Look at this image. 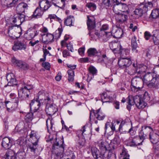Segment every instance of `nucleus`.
Listing matches in <instances>:
<instances>
[{
	"label": "nucleus",
	"instance_id": "a211bd4d",
	"mask_svg": "<svg viewBox=\"0 0 159 159\" xmlns=\"http://www.w3.org/2000/svg\"><path fill=\"white\" fill-rule=\"evenodd\" d=\"M12 144V141L10 138L5 137L2 139V145L4 148L8 149L11 147Z\"/></svg>",
	"mask_w": 159,
	"mask_h": 159
},
{
	"label": "nucleus",
	"instance_id": "ddd939ff",
	"mask_svg": "<svg viewBox=\"0 0 159 159\" xmlns=\"http://www.w3.org/2000/svg\"><path fill=\"white\" fill-rule=\"evenodd\" d=\"M19 100L18 98H15L14 102H11L8 101H6L5 103L7 108V110L8 111H11L14 110L17 106Z\"/></svg>",
	"mask_w": 159,
	"mask_h": 159
},
{
	"label": "nucleus",
	"instance_id": "8fccbe9b",
	"mask_svg": "<svg viewBox=\"0 0 159 159\" xmlns=\"http://www.w3.org/2000/svg\"><path fill=\"white\" fill-rule=\"evenodd\" d=\"M14 27V26L13 25L9 26L8 30L9 36L13 38L14 37L13 35L15 36V30Z\"/></svg>",
	"mask_w": 159,
	"mask_h": 159
},
{
	"label": "nucleus",
	"instance_id": "e2e57ef3",
	"mask_svg": "<svg viewBox=\"0 0 159 159\" xmlns=\"http://www.w3.org/2000/svg\"><path fill=\"white\" fill-rule=\"evenodd\" d=\"M20 68L23 70H27L29 68V66L26 63L23 61L20 66Z\"/></svg>",
	"mask_w": 159,
	"mask_h": 159
},
{
	"label": "nucleus",
	"instance_id": "ea45409f",
	"mask_svg": "<svg viewBox=\"0 0 159 159\" xmlns=\"http://www.w3.org/2000/svg\"><path fill=\"white\" fill-rule=\"evenodd\" d=\"M18 0H5L6 6L11 7L15 6L17 3Z\"/></svg>",
	"mask_w": 159,
	"mask_h": 159
},
{
	"label": "nucleus",
	"instance_id": "4c0bfd02",
	"mask_svg": "<svg viewBox=\"0 0 159 159\" xmlns=\"http://www.w3.org/2000/svg\"><path fill=\"white\" fill-rule=\"evenodd\" d=\"M41 2H44L43 4H42V5H41V7H43V9H44L43 10L44 12L48 10L52 5V2H50L48 0H45Z\"/></svg>",
	"mask_w": 159,
	"mask_h": 159
},
{
	"label": "nucleus",
	"instance_id": "7ed1b4c3",
	"mask_svg": "<svg viewBox=\"0 0 159 159\" xmlns=\"http://www.w3.org/2000/svg\"><path fill=\"white\" fill-rule=\"evenodd\" d=\"M128 105L127 106V109L129 111L131 109V106L135 104L138 108L139 107V95H136L133 98L132 96L129 95L126 99Z\"/></svg>",
	"mask_w": 159,
	"mask_h": 159
},
{
	"label": "nucleus",
	"instance_id": "f704fd0d",
	"mask_svg": "<svg viewBox=\"0 0 159 159\" xmlns=\"http://www.w3.org/2000/svg\"><path fill=\"white\" fill-rule=\"evenodd\" d=\"M24 126L23 122H20L15 127L14 132L21 134L24 131Z\"/></svg>",
	"mask_w": 159,
	"mask_h": 159
},
{
	"label": "nucleus",
	"instance_id": "412c9836",
	"mask_svg": "<svg viewBox=\"0 0 159 159\" xmlns=\"http://www.w3.org/2000/svg\"><path fill=\"white\" fill-rule=\"evenodd\" d=\"M26 48V45L23 42L18 41L14 44L12 49L14 51L19 50H25Z\"/></svg>",
	"mask_w": 159,
	"mask_h": 159
},
{
	"label": "nucleus",
	"instance_id": "de8ad7c7",
	"mask_svg": "<svg viewBox=\"0 0 159 159\" xmlns=\"http://www.w3.org/2000/svg\"><path fill=\"white\" fill-rule=\"evenodd\" d=\"M11 61L12 63L14 65L19 68L20 67V66L23 62L21 60H17L15 57H13L12 58Z\"/></svg>",
	"mask_w": 159,
	"mask_h": 159
},
{
	"label": "nucleus",
	"instance_id": "a19ab883",
	"mask_svg": "<svg viewBox=\"0 0 159 159\" xmlns=\"http://www.w3.org/2000/svg\"><path fill=\"white\" fill-rule=\"evenodd\" d=\"M131 46L132 48V50H135L136 52H138V51L136 50L138 47L137 44L136 43V38L135 36H133L131 39Z\"/></svg>",
	"mask_w": 159,
	"mask_h": 159
},
{
	"label": "nucleus",
	"instance_id": "864d4df0",
	"mask_svg": "<svg viewBox=\"0 0 159 159\" xmlns=\"http://www.w3.org/2000/svg\"><path fill=\"white\" fill-rule=\"evenodd\" d=\"M152 17L153 18H156L159 16V9H156L152 11L151 13Z\"/></svg>",
	"mask_w": 159,
	"mask_h": 159
},
{
	"label": "nucleus",
	"instance_id": "f3484780",
	"mask_svg": "<svg viewBox=\"0 0 159 159\" xmlns=\"http://www.w3.org/2000/svg\"><path fill=\"white\" fill-rule=\"evenodd\" d=\"M39 32L34 30H29L24 34V37L27 39L30 40L38 35Z\"/></svg>",
	"mask_w": 159,
	"mask_h": 159
},
{
	"label": "nucleus",
	"instance_id": "6ab92c4d",
	"mask_svg": "<svg viewBox=\"0 0 159 159\" xmlns=\"http://www.w3.org/2000/svg\"><path fill=\"white\" fill-rule=\"evenodd\" d=\"M57 111V107L55 105H47L45 109L46 113L50 116L54 114Z\"/></svg>",
	"mask_w": 159,
	"mask_h": 159
},
{
	"label": "nucleus",
	"instance_id": "f8f14e48",
	"mask_svg": "<svg viewBox=\"0 0 159 159\" xmlns=\"http://www.w3.org/2000/svg\"><path fill=\"white\" fill-rule=\"evenodd\" d=\"M111 33L114 37L117 39L120 38L123 34L122 29L117 26L113 27Z\"/></svg>",
	"mask_w": 159,
	"mask_h": 159
},
{
	"label": "nucleus",
	"instance_id": "69168bd1",
	"mask_svg": "<svg viewBox=\"0 0 159 159\" xmlns=\"http://www.w3.org/2000/svg\"><path fill=\"white\" fill-rule=\"evenodd\" d=\"M153 73L155 74V76L159 79V67L155 68L153 69Z\"/></svg>",
	"mask_w": 159,
	"mask_h": 159
},
{
	"label": "nucleus",
	"instance_id": "423d86ee",
	"mask_svg": "<svg viewBox=\"0 0 159 159\" xmlns=\"http://www.w3.org/2000/svg\"><path fill=\"white\" fill-rule=\"evenodd\" d=\"M38 100L40 102H43V103H48L50 100V99L48 97L46 93V92L44 90L39 91L37 94Z\"/></svg>",
	"mask_w": 159,
	"mask_h": 159
},
{
	"label": "nucleus",
	"instance_id": "f257e3e1",
	"mask_svg": "<svg viewBox=\"0 0 159 159\" xmlns=\"http://www.w3.org/2000/svg\"><path fill=\"white\" fill-rule=\"evenodd\" d=\"M140 78L142 79L143 84L150 88H156L159 85V79L156 78L153 73H148L143 75Z\"/></svg>",
	"mask_w": 159,
	"mask_h": 159
},
{
	"label": "nucleus",
	"instance_id": "5fc2aeb1",
	"mask_svg": "<svg viewBox=\"0 0 159 159\" xmlns=\"http://www.w3.org/2000/svg\"><path fill=\"white\" fill-rule=\"evenodd\" d=\"M147 67L143 64H140V76H142L143 73L146 72Z\"/></svg>",
	"mask_w": 159,
	"mask_h": 159
},
{
	"label": "nucleus",
	"instance_id": "c85d7f7f",
	"mask_svg": "<svg viewBox=\"0 0 159 159\" xmlns=\"http://www.w3.org/2000/svg\"><path fill=\"white\" fill-rule=\"evenodd\" d=\"M46 126L48 132L50 133L51 130H53V125L54 124V121L52 118H49L46 120Z\"/></svg>",
	"mask_w": 159,
	"mask_h": 159
},
{
	"label": "nucleus",
	"instance_id": "1a4fd4ad",
	"mask_svg": "<svg viewBox=\"0 0 159 159\" xmlns=\"http://www.w3.org/2000/svg\"><path fill=\"white\" fill-rule=\"evenodd\" d=\"M120 67L124 69L129 67L132 63V61L129 58H125L119 59L118 62Z\"/></svg>",
	"mask_w": 159,
	"mask_h": 159
},
{
	"label": "nucleus",
	"instance_id": "0e129e2a",
	"mask_svg": "<svg viewBox=\"0 0 159 159\" xmlns=\"http://www.w3.org/2000/svg\"><path fill=\"white\" fill-rule=\"evenodd\" d=\"M48 18L50 19V20L52 19H54L59 22L60 20H61V19L57 17L55 14L49 15L48 16Z\"/></svg>",
	"mask_w": 159,
	"mask_h": 159
},
{
	"label": "nucleus",
	"instance_id": "39448f33",
	"mask_svg": "<svg viewBox=\"0 0 159 159\" xmlns=\"http://www.w3.org/2000/svg\"><path fill=\"white\" fill-rule=\"evenodd\" d=\"M102 57L101 58L98 59V61L102 64H105L106 67L111 68L113 63L112 60L108 58L105 54H103Z\"/></svg>",
	"mask_w": 159,
	"mask_h": 159
},
{
	"label": "nucleus",
	"instance_id": "20e7f679",
	"mask_svg": "<svg viewBox=\"0 0 159 159\" xmlns=\"http://www.w3.org/2000/svg\"><path fill=\"white\" fill-rule=\"evenodd\" d=\"M153 6L152 3L149 2L145 4H140V17H142V18L145 19L147 16L146 13L148 7H152Z\"/></svg>",
	"mask_w": 159,
	"mask_h": 159
},
{
	"label": "nucleus",
	"instance_id": "393cba45",
	"mask_svg": "<svg viewBox=\"0 0 159 159\" xmlns=\"http://www.w3.org/2000/svg\"><path fill=\"white\" fill-rule=\"evenodd\" d=\"M45 39V40L43 39L42 41L44 43L48 44L53 42L54 38L52 34L48 33L46 34Z\"/></svg>",
	"mask_w": 159,
	"mask_h": 159
},
{
	"label": "nucleus",
	"instance_id": "b1692460",
	"mask_svg": "<svg viewBox=\"0 0 159 159\" xmlns=\"http://www.w3.org/2000/svg\"><path fill=\"white\" fill-rule=\"evenodd\" d=\"M149 138L151 142L153 145L159 142L158 141L159 139V135L156 133L153 132H151L149 134Z\"/></svg>",
	"mask_w": 159,
	"mask_h": 159
},
{
	"label": "nucleus",
	"instance_id": "774afa93",
	"mask_svg": "<svg viewBox=\"0 0 159 159\" xmlns=\"http://www.w3.org/2000/svg\"><path fill=\"white\" fill-rule=\"evenodd\" d=\"M42 66L47 70L50 69V65L49 63L47 62H43L42 64Z\"/></svg>",
	"mask_w": 159,
	"mask_h": 159
},
{
	"label": "nucleus",
	"instance_id": "3c124183",
	"mask_svg": "<svg viewBox=\"0 0 159 159\" xmlns=\"http://www.w3.org/2000/svg\"><path fill=\"white\" fill-rule=\"evenodd\" d=\"M87 125H85L81 129L78 131L77 134L79 137H82L84 132L86 131L85 129L87 128Z\"/></svg>",
	"mask_w": 159,
	"mask_h": 159
},
{
	"label": "nucleus",
	"instance_id": "dca6fc26",
	"mask_svg": "<svg viewBox=\"0 0 159 159\" xmlns=\"http://www.w3.org/2000/svg\"><path fill=\"white\" fill-rule=\"evenodd\" d=\"M88 20L87 24L88 28L89 30H93L95 27V19L93 16H87Z\"/></svg>",
	"mask_w": 159,
	"mask_h": 159
},
{
	"label": "nucleus",
	"instance_id": "58836bf2",
	"mask_svg": "<svg viewBox=\"0 0 159 159\" xmlns=\"http://www.w3.org/2000/svg\"><path fill=\"white\" fill-rule=\"evenodd\" d=\"M62 31L63 29L61 27V28H59L57 30H56L55 32L52 34L54 39H56L59 38L61 36Z\"/></svg>",
	"mask_w": 159,
	"mask_h": 159
},
{
	"label": "nucleus",
	"instance_id": "bf43d9fd",
	"mask_svg": "<svg viewBox=\"0 0 159 159\" xmlns=\"http://www.w3.org/2000/svg\"><path fill=\"white\" fill-rule=\"evenodd\" d=\"M118 52L120 53L121 55L122 56L127 55L129 54L128 49H122V47L121 48V49L120 51H119Z\"/></svg>",
	"mask_w": 159,
	"mask_h": 159
},
{
	"label": "nucleus",
	"instance_id": "e433bc0d",
	"mask_svg": "<svg viewBox=\"0 0 159 159\" xmlns=\"http://www.w3.org/2000/svg\"><path fill=\"white\" fill-rule=\"evenodd\" d=\"M136 80L134 79L131 82L132 86L131 87L132 91L134 92L137 93L139 90V87L137 85Z\"/></svg>",
	"mask_w": 159,
	"mask_h": 159
},
{
	"label": "nucleus",
	"instance_id": "a18cd8bd",
	"mask_svg": "<svg viewBox=\"0 0 159 159\" xmlns=\"http://www.w3.org/2000/svg\"><path fill=\"white\" fill-rule=\"evenodd\" d=\"M60 142L62 143V144H61L60 145H59V142L57 141L56 140L55 142L54 143L53 146L55 147H59L61 150L60 152L62 153L64 151V147L63 145L64 143L63 140L62 141H60Z\"/></svg>",
	"mask_w": 159,
	"mask_h": 159
},
{
	"label": "nucleus",
	"instance_id": "72a5a7b5",
	"mask_svg": "<svg viewBox=\"0 0 159 159\" xmlns=\"http://www.w3.org/2000/svg\"><path fill=\"white\" fill-rule=\"evenodd\" d=\"M26 153L23 150H19L15 155V159H25Z\"/></svg>",
	"mask_w": 159,
	"mask_h": 159
},
{
	"label": "nucleus",
	"instance_id": "37998d69",
	"mask_svg": "<svg viewBox=\"0 0 159 159\" xmlns=\"http://www.w3.org/2000/svg\"><path fill=\"white\" fill-rule=\"evenodd\" d=\"M68 80L69 81L72 82L74 80V71L72 70H69L67 71Z\"/></svg>",
	"mask_w": 159,
	"mask_h": 159
},
{
	"label": "nucleus",
	"instance_id": "473e14b6",
	"mask_svg": "<svg viewBox=\"0 0 159 159\" xmlns=\"http://www.w3.org/2000/svg\"><path fill=\"white\" fill-rule=\"evenodd\" d=\"M141 93H143L140 95V100L147 102L150 100V97L147 92L141 91Z\"/></svg>",
	"mask_w": 159,
	"mask_h": 159
},
{
	"label": "nucleus",
	"instance_id": "09e8293b",
	"mask_svg": "<svg viewBox=\"0 0 159 159\" xmlns=\"http://www.w3.org/2000/svg\"><path fill=\"white\" fill-rule=\"evenodd\" d=\"M17 21H18L21 24L23 22H24L25 19V16L24 14L20 13V14H17Z\"/></svg>",
	"mask_w": 159,
	"mask_h": 159
},
{
	"label": "nucleus",
	"instance_id": "79ce46f5",
	"mask_svg": "<svg viewBox=\"0 0 159 159\" xmlns=\"http://www.w3.org/2000/svg\"><path fill=\"white\" fill-rule=\"evenodd\" d=\"M113 10L116 15L120 13L122 11L120 3L118 4H114L113 7Z\"/></svg>",
	"mask_w": 159,
	"mask_h": 159
},
{
	"label": "nucleus",
	"instance_id": "5701e85b",
	"mask_svg": "<svg viewBox=\"0 0 159 159\" xmlns=\"http://www.w3.org/2000/svg\"><path fill=\"white\" fill-rule=\"evenodd\" d=\"M101 97L103 102H110L113 100L112 97L108 95L107 92L103 93L101 95Z\"/></svg>",
	"mask_w": 159,
	"mask_h": 159
},
{
	"label": "nucleus",
	"instance_id": "4468645a",
	"mask_svg": "<svg viewBox=\"0 0 159 159\" xmlns=\"http://www.w3.org/2000/svg\"><path fill=\"white\" fill-rule=\"evenodd\" d=\"M7 79L8 82L7 85L9 86H14L17 84V82L14 74L10 73L7 74Z\"/></svg>",
	"mask_w": 159,
	"mask_h": 159
},
{
	"label": "nucleus",
	"instance_id": "2eb2a0df",
	"mask_svg": "<svg viewBox=\"0 0 159 159\" xmlns=\"http://www.w3.org/2000/svg\"><path fill=\"white\" fill-rule=\"evenodd\" d=\"M87 53L89 56L91 57L93 56H97L100 57L103 54V53L100 50H97L94 48H90L87 51Z\"/></svg>",
	"mask_w": 159,
	"mask_h": 159
},
{
	"label": "nucleus",
	"instance_id": "13d9d810",
	"mask_svg": "<svg viewBox=\"0 0 159 159\" xmlns=\"http://www.w3.org/2000/svg\"><path fill=\"white\" fill-rule=\"evenodd\" d=\"M89 70L90 74L93 76L97 75V70L95 67L93 66H90L89 68Z\"/></svg>",
	"mask_w": 159,
	"mask_h": 159
},
{
	"label": "nucleus",
	"instance_id": "9b49d317",
	"mask_svg": "<svg viewBox=\"0 0 159 159\" xmlns=\"http://www.w3.org/2000/svg\"><path fill=\"white\" fill-rule=\"evenodd\" d=\"M151 131H152V129L151 127L146 125L142 127L140 133L141 135H142V134H143V135L141 137L140 136V140L142 139L143 140L140 143V145L142 144L144 139H145V137L146 136L147 134Z\"/></svg>",
	"mask_w": 159,
	"mask_h": 159
},
{
	"label": "nucleus",
	"instance_id": "6e6d98bb",
	"mask_svg": "<svg viewBox=\"0 0 159 159\" xmlns=\"http://www.w3.org/2000/svg\"><path fill=\"white\" fill-rule=\"evenodd\" d=\"M120 5L121 6V11L124 12L125 11L127 13H129V8L128 6L125 3H120Z\"/></svg>",
	"mask_w": 159,
	"mask_h": 159
},
{
	"label": "nucleus",
	"instance_id": "052dcab7",
	"mask_svg": "<svg viewBox=\"0 0 159 159\" xmlns=\"http://www.w3.org/2000/svg\"><path fill=\"white\" fill-rule=\"evenodd\" d=\"M108 159H116V156L115 153L109 151L107 156Z\"/></svg>",
	"mask_w": 159,
	"mask_h": 159
},
{
	"label": "nucleus",
	"instance_id": "338daca9",
	"mask_svg": "<svg viewBox=\"0 0 159 159\" xmlns=\"http://www.w3.org/2000/svg\"><path fill=\"white\" fill-rule=\"evenodd\" d=\"M120 154L124 155L123 159H129V155L126 152L125 149L122 150V152Z\"/></svg>",
	"mask_w": 159,
	"mask_h": 159
},
{
	"label": "nucleus",
	"instance_id": "c03bdc74",
	"mask_svg": "<svg viewBox=\"0 0 159 159\" xmlns=\"http://www.w3.org/2000/svg\"><path fill=\"white\" fill-rule=\"evenodd\" d=\"M91 152L93 157L95 158L100 155L99 150L96 147H92L91 148Z\"/></svg>",
	"mask_w": 159,
	"mask_h": 159
},
{
	"label": "nucleus",
	"instance_id": "cd10ccee",
	"mask_svg": "<svg viewBox=\"0 0 159 159\" xmlns=\"http://www.w3.org/2000/svg\"><path fill=\"white\" fill-rule=\"evenodd\" d=\"M128 16L127 15L121 13L116 15V20L117 22L122 23L127 20Z\"/></svg>",
	"mask_w": 159,
	"mask_h": 159
},
{
	"label": "nucleus",
	"instance_id": "c756f323",
	"mask_svg": "<svg viewBox=\"0 0 159 159\" xmlns=\"http://www.w3.org/2000/svg\"><path fill=\"white\" fill-rule=\"evenodd\" d=\"M93 113L96 118L99 120H103L105 117V115L100 111V109L94 111Z\"/></svg>",
	"mask_w": 159,
	"mask_h": 159
},
{
	"label": "nucleus",
	"instance_id": "bb28decb",
	"mask_svg": "<svg viewBox=\"0 0 159 159\" xmlns=\"http://www.w3.org/2000/svg\"><path fill=\"white\" fill-rule=\"evenodd\" d=\"M110 48L113 51L118 52L121 49L122 47L118 42H112L109 44Z\"/></svg>",
	"mask_w": 159,
	"mask_h": 159
},
{
	"label": "nucleus",
	"instance_id": "4d7b16f0",
	"mask_svg": "<svg viewBox=\"0 0 159 159\" xmlns=\"http://www.w3.org/2000/svg\"><path fill=\"white\" fill-rule=\"evenodd\" d=\"M102 5L106 7H111L112 4L111 3L110 0H102Z\"/></svg>",
	"mask_w": 159,
	"mask_h": 159
},
{
	"label": "nucleus",
	"instance_id": "9d476101",
	"mask_svg": "<svg viewBox=\"0 0 159 159\" xmlns=\"http://www.w3.org/2000/svg\"><path fill=\"white\" fill-rule=\"evenodd\" d=\"M43 2H40V3L39 7H37L34 11L33 15L31 16L32 18H38L42 17L44 11L43 9V7H41V5L42 4H43Z\"/></svg>",
	"mask_w": 159,
	"mask_h": 159
},
{
	"label": "nucleus",
	"instance_id": "aec40b11",
	"mask_svg": "<svg viewBox=\"0 0 159 159\" xmlns=\"http://www.w3.org/2000/svg\"><path fill=\"white\" fill-rule=\"evenodd\" d=\"M27 9V4L24 2L19 3L16 7V11L17 14L23 13Z\"/></svg>",
	"mask_w": 159,
	"mask_h": 159
},
{
	"label": "nucleus",
	"instance_id": "f03ea898",
	"mask_svg": "<svg viewBox=\"0 0 159 159\" xmlns=\"http://www.w3.org/2000/svg\"><path fill=\"white\" fill-rule=\"evenodd\" d=\"M33 88V86L32 85L24 84L18 91L19 97L22 100L28 98L30 93V90Z\"/></svg>",
	"mask_w": 159,
	"mask_h": 159
},
{
	"label": "nucleus",
	"instance_id": "0eeeda50",
	"mask_svg": "<svg viewBox=\"0 0 159 159\" xmlns=\"http://www.w3.org/2000/svg\"><path fill=\"white\" fill-rule=\"evenodd\" d=\"M43 102H40L37 99L32 100L30 104V109L34 112H38L39 109L40 107L43 104Z\"/></svg>",
	"mask_w": 159,
	"mask_h": 159
},
{
	"label": "nucleus",
	"instance_id": "4be33fe9",
	"mask_svg": "<svg viewBox=\"0 0 159 159\" xmlns=\"http://www.w3.org/2000/svg\"><path fill=\"white\" fill-rule=\"evenodd\" d=\"M139 139V137L135 136L133 139L129 138L128 140L126 141L128 146H134L139 144L138 143Z\"/></svg>",
	"mask_w": 159,
	"mask_h": 159
},
{
	"label": "nucleus",
	"instance_id": "7c9ffc66",
	"mask_svg": "<svg viewBox=\"0 0 159 159\" xmlns=\"http://www.w3.org/2000/svg\"><path fill=\"white\" fill-rule=\"evenodd\" d=\"M64 24L68 26H73L74 22V19L73 16H70L64 20Z\"/></svg>",
	"mask_w": 159,
	"mask_h": 159
},
{
	"label": "nucleus",
	"instance_id": "a878e982",
	"mask_svg": "<svg viewBox=\"0 0 159 159\" xmlns=\"http://www.w3.org/2000/svg\"><path fill=\"white\" fill-rule=\"evenodd\" d=\"M3 158L4 159H15V151L11 149L7 150Z\"/></svg>",
	"mask_w": 159,
	"mask_h": 159
},
{
	"label": "nucleus",
	"instance_id": "680f3d73",
	"mask_svg": "<svg viewBox=\"0 0 159 159\" xmlns=\"http://www.w3.org/2000/svg\"><path fill=\"white\" fill-rule=\"evenodd\" d=\"M39 139V137L38 135H37L34 137L30 138V140L31 142L32 143H38Z\"/></svg>",
	"mask_w": 159,
	"mask_h": 159
},
{
	"label": "nucleus",
	"instance_id": "c9c22d12",
	"mask_svg": "<svg viewBox=\"0 0 159 159\" xmlns=\"http://www.w3.org/2000/svg\"><path fill=\"white\" fill-rule=\"evenodd\" d=\"M153 34L152 35V40L154 44L157 45L159 43V39L157 38V35L159 34V30H155L153 31Z\"/></svg>",
	"mask_w": 159,
	"mask_h": 159
},
{
	"label": "nucleus",
	"instance_id": "49530a36",
	"mask_svg": "<svg viewBox=\"0 0 159 159\" xmlns=\"http://www.w3.org/2000/svg\"><path fill=\"white\" fill-rule=\"evenodd\" d=\"M104 34L102 36V38L105 42L107 41L111 36L112 33L111 32H104Z\"/></svg>",
	"mask_w": 159,
	"mask_h": 159
},
{
	"label": "nucleus",
	"instance_id": "603ef678",
	"mask_svg": "<svg viewBox=\"0 0 159 159\" xmlns=\"http://www.w3.org/2000/svg\"><path fill=\"white\" fill-rule=\"evenodd\" d=\"M86 6L89 8L91 11H94L96 8V5L93 2H89L86 4Z\"/></svg>",
	"mask_w": 159,
	"mask_h": 159
},
{
	"label": "nucleus",
	"instance_id": "6e6552de",
	"mask_svg": "<svg viewBox=\"0 0 159 159\" xmlns=\"http://www.w3.org/2000/svg\"><path fill=\"white\" fill-rule=\"evenodd\" d=\"M38 143H32L29 145L27 148V151L28 153L34 156L38 155L39 154V152L37 148Z\"/></svg>",
	"mask_w": 159,
	"mask_h": 159
},
{
	"label": "nucleus",
	"instance_id": "2f4dec72",
	"mask_svg": "<svg viewBox=\"0 0 159 159\" xmlns=\"http://www.w3.org/2000/svg\"><path fill=\"white\" fill-rule=\"evenodd\" d=\"M120 142V139L118 136H116L111 141V144H113L112 147L114 149L117 148Z\"/></svg>",
	"mask_w": 159,
	"mask_h": 159
}]
</instances>
